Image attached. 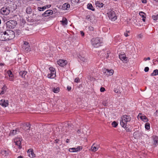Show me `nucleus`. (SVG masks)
Here are the masks:
<instances>
[{"label": "nucleus", "mask_w": 158, "mask_h": 158, "mask_svg": "<svg viewBox=\"0 0 158 158\" xmlns=\"http://www.w3.org/2000/svg\"><path fill=\"white\" fill-rule=\"evenodd\" d=\"M131 120V118L129 116L124 115L121 117L120 124L123 127L125 128L127 131H130V129L126 127L127 122H129Z\"/></svg>", "instance_id": "1"}, {"label": "nucleus", "mask_w": 158, "mask_h": 158, "mask_svg": "<svg viewBox=\"0 0 158 158\" xmlns=\"http://www.w3.org/2000/svg\"><path fill=\"white\" fill-rule=\"evenodd\" d=\"M102 42V39L99 37L93 38L91 40V44L94 48H98L100 46Z\"/></svg>", "instance_id": "2"}, {"label": "nucleus", "mask_w": 158, "mask_h": 158, "mask_svg": "<svg viewBox=\"0 0 158 158\" xmlns=\"http://www.w3.org/2000/svg\"><path fill=\"white\" fill-rule=\"evenodd\" d=\"M17 23L15 20H10L6 23V26L7 28L12 29L15 27Z\"/></svg>", "instance_id": "3"}, {"label": "nucleus", "mask_w": 158, "mask_h": 158, "mask_svg": "<svg viewBox=\"0 0 158 158\" xmlns=\"http://www.w3.org/2000/svg\"><path fill=\"white\" fill-rule=\"evenodd\" d=\"M108 16L112 21H114L117 19L115 13L113 11L111 10L107 13Z\"/></svg>", "instance_id": "4"}, {"label": "nucleus", "mask_w": 158, "mask_h": 158, "mask_svg": "<svg viewBox=\"0 0 158 158\" xmlns=\"http://www.w3.org/2000/svg\"><path fill=\"white\" fill-rule=\"evenodd\" d=\"M50 73L48 75V78H53L56 77V72L55 69L52 67H50L49 68Z\"/></svg>", "instance_id": "5"}, {"label": "nucleus", "mask_w": 158, "mask_h": 158, "mask_svg": "<svg viewBox=\"0 0 158 158\" xmlns=\"http://www.w3.org/2000/svg\"><path fill=\"white\" fill-rule=\"evenodd\" d=\"M0 12L1 13L4 15H7L10 13L9 8L8 7H3L1 9Z\"/></svg>", "instance_id": "6"}, {"label": "nucleus", "mask_w": 158, "mask_h": 158, "mask_svg": "<svg viewBox=\"0 0 158 158\" xmlns=\"http://www.w3.org/2000/svg\"><path fill=\"white\" fill-rule=\"evenodd\" d=\"M8 40H11L15 37L14 32L12 30L8 31Z\"/></svg>", "instance_id": "7"}, {"label": "nucleus", "mask_w": 158, "mask_h": 158, "mask_svg": "<svg viewBox=\"0 0 158 158\" xmlns=\"http://www.w3.org/2000/svg\"><path fill=\"white\" fill-rule=\"evenodd\" d=\"M57 63L60 66L63 67L67 64V61L63 60H59L57 61Z\"/></svg>", "instance_id": "8"}, {"label": "nucleus", "mask_w": 158, "mask_h": 158, "mask_svg": "<svg viewBox=\"0 0 158 158\" xmlns=\"http://www.w3.org/2000/svg\"><path fill=\"white\" fill-rule=\"evenodd\" d=\"M8 102L7 100L2 99L0 101V105L3 107H6L8 105Z\"/></svg>", "instance_id": "9"}, {"label": "nucleus", "mask_w": 158, "mask_h": 158, "mask_svg": "<svg viewBox=\"0 0 158 158\" xmlns=\"http://www.w3.org/2000/svg\"><path fill=\"white\" fill-rule=\"evenodd\" d=\"M53 13V11L51 10H46L44 13L42 14V16L47 17L50 15H52Z\"/></svg>", "instance_id": "10"}, {"label": "nucleus", "mask_w": 158, "mask_h": 158, "mask_svg": "<svg viewBox=\"0 0 158 158\" xmlns=\"http://www.w3.org/2000/svg\"><path fill=\"white\" fill-rule=\"evenodd\" d=\"M104 73L108 76H111L114 73V70L112 69L109 70L108 69H105Z\"/></svg>", "instance_id": "11"}, {"label": "nucleus", "mask_w": 158, "mask_h": 158, "mask_svg": "<svg viewBox=\"0 0 158 158\" xmlns=\"http://www.w3.org/2000/svg\"><path fill=\"white\" fill-rule=\"evenodd\" d=\"M119 56L120 60L123 62H125L127 61V58L126 57L124 53L119 54Z\"/></svg>", "instance_id": "12"}, {"label": "nucleus", "mask_w": 158, "mask_h": 158, "mask_svg": "<svg viewBox=\"0 0 158 158\" xmlns=\"http://www.w3.org/2000/svg\"><path fill=\"white\" fill-rule=\"evenodd\" d=\"M27 153L29 156L30 157H33L35 156V154L33 152L32 149H30L27 151Z\"/></svg>", "instance_id": "13"}, {"label": "nucleus", "mask_w": 158, "mask_h": 158, "mask_svg": "<svg viewBox=\"0 0 158 158\" xmlns=\"http://www.w3.org/2000/svg\"><path fill=\"white\" fill-rule=\"evenodd\" d=\"M6 33V31L1 32H0V40L1 41L6 40L5 37V34Z\"/></svg>", "instance_id": "14"}, {"label": "nucleus", "mask_w": 158, "mask_h": 158, "mask_svg": "<svg viewBox=\"0 0 158 158\" xmlns=\"http://www.w3.org/2000/svg\"><path fill=\"white\" fill-rule=\"evenodd\" d=\"M21 140L20 139H17L15 140L14 142L15 144L19 147V148L20 149L21 148Z\"/></svg>", "instance_id": "15"}, {"label": "nucleus", "mask_w": 158, "mask_h": 158, "mask_svg": "<svg viewBox=\"0 0 158 158\" xmlns=\"http://www.w3.org/2000/svg\"><path fill=\"white\" fill-rule=\"evenodd\" d=\"M141 114H139L138 116L144 122H147L148 121V119L147 118V117L144 115H142Z\"/></svg>", "instance_id": "16"}, {"label": "nucleus", "mask_w": 158, "mask_h": 158, "mask_svg": "<svg viewBox=\"0 0 158 158\" xmlns=\"http://www.w3.org/2000/svg\"><path fill=\"white\" fill-rule=\"evenodd\" d=\"M70 7V5L67 3L63 4L62 6V8L64 10H65L69 9Z\"/></svg>", "instance_id": "17"}, {"label": "nucleus", "mask_w": 158, "mask_h": 158, "mask_svg": "<svg viewBox=\"0 0 158 158\" xmlns=\"http://www.w3.org/2000/svg\"><path fill=\"white\" fill-rule=\"evenodd\" d=\"M7 73L9 76L10 80V81H13V75L12 74V72L9 70L7 72Z\"/></svg>", "instance_id": "18"}, {"label": "nucleus", "mask_w": 158, "mask_h": 158, "mask_svg": "<svg viewBox=\"0 0 158 158\" xmlns=\"http://www.w3.org/2000/svg\"><path fill=\"white\" fill-rule=\"evenodd\" d=\"M60 22L62 24L63 26H65L67 25L68 23L67 20L65 18H63L62 20Z\"/></svg>", "instance_id": "19"}, {"label": "nucleus", "mask_w": 158, "mask_h": 158, "mask_svg": "<svg viewBox=\"0 0 158 158\" xmlns=\"http://www.w3.org/2000/svg\"><path fill=\"white\" fill-rule=\"evenodd\" d=\"M1 153L4 157H6L8 156L9 154L8 151L5 150H2L1 152Z\"/></svg>", "instance_id": "20"}, {"label": "nucleus", "mask_w": 158, "mask_h": 158, "mask_svg": "<svg viewBox=\"0 0 158 158\" xmlns=\"http://www.w3.org/2000/svg\"><path fill=\"white\" fill-rule=\"evenodd\" d=\"M27 73V72L24 71H21L19 72V74L22 77L25 78Z\"/></svg>", "instance_id": "21"}, {"label": "nucleus", "mask_w": 158, "mask_h": 158, "mask_svg": "<svg viewBox=\"0 0 158 158\" xmlns=\"http://www.w3.org/2000/svg\"><path fill=\"white\" fill-rule=\"evenodd\" d=\"M79 58L80 60L83 62L85 63H86L87 62V59L85 58L84 57L80 56H79Z\"/></svg>", "instance_id": "22"}, {"label": "nucleus", "mask_w": 158, "mask_h": 158, "mask_svg": "<svg viewBox=\"0 0 158 158\" xmlns=\"http://www.w3.org/2000/svg\"><path fill=\"white\" fill-rule=\"evenodd\" d=\"M95 5L97 6L100 7H102L103 5V4L102 3H101L99 1L96 2Z\"/></svg>", "instance_id": "23"}, {"label": "nucleus", "mask_w": 158, "mask_h": 158, "mask_svg": "<svg viewBox=\"0 0 158 158\" xmlns=\"http://www.w3.org/2000/svg\"><path fill=\"white\" fill-rule=\"evenodd\" d=\"M158 138L157 137L155 136L154 137V143L153 144L155 145L156 146L158 144Z\"/></svg>", "instance_id": "24"}, {"label": "nucleus", "mask_w": 158, "mask_h": 158, "mask_svg": "<svg viewBox=\"0 0 158 158\" xmlns=\"http://www.w3.org/2000/svg\"><path fill=\"white\" fill-rule=\"evenodd\" d=\"M94 144L95 143H94L91 148V150L93 152H96L98 149V147L93 146Z\"/></svg>", "instance_id": "25"}, {"label": "nucleus", "mask_w": 158, "mask_h": 158, "mask_svg": "<svg viewBox=\"0 0 158 158\" xmlns=\"http://www.w3.org/2000/svg\"><path fill=\"white\" fill-rule=\"evenodd\" d=\"M158 74V70L156 69L154 70L153 72L151 74L152 76H156Z\"/></svg>", "instance_id": "26"}, {"label": "nucleus", "mask_w": 158, "mask_h": 158, "mask_svg": "<svg viewBox=\"0 0 158 158\" xmlns=\"http://www.w3.org/2000/svg\"><path fill=\"white\" fill-rule=\"evenodd\" d=\"M19 131V129H16L15 130H13L10 132V135H14L17 134V132Z\"/></svg>", "instance_id": "27"}, {"label": "nucleus", "mask_w": 158, "mask_h": 158, "mask_svg": "<svg viewBox=\"0 0 158 158\" xmlns=\"http://www.w3.org/2000/svg\"><path fill=\"white\" fill-rule=\"evenodd\" d=\"M87 8L90 10H92V11H94V9L93 8V7L92 5L91 4H88L87 5Z\"/></svg>", "instance_id": "28"}, {"label": "nucleus", "mask_w": 158, "mask_h": 158, "mask_svg": "<svg viewBox=\"0 0 158 158\" xmlns=\"http://www.w3.org/2000/svg\"><path fill=\"white\" fill-rule=\"evenodd\" d=\"M72 4L73 5L77 4L80 0H71Z\"/></svg>", "instance_id": "29"}, {"label": "nucleus", "mask_w": 158, "mask_h": 158, "mask_svg": "<svg viewBox=\"0 0 158 158\" xmlns=\"http://www.w3.org/2000/svg\"><path fill=\"white\" fill-rule=\"evenodd\" d=\"M26 12L28 14H30L31 12V7H27L26 9Z\"/></svg>", "instance_id": "30"}, {"label": "nucleus", "mask_w": 158, "mask_h": 158, "mask_svg": "<svg viewBox=\"0 0 158 158\" xmlns=\"http://www.w3.org/2000/svg\"><path fill=\"white\" fill-rule=\"evenodd\" d=\"M139 15L141 16L142 18H145L146 17L144 15H145V14L142 11H141L139 12Z\"/></svg>", "instance_id": "31"}, {"label": "nucleus", "mask_w": 158, "mask_h": 158, "mask_svg": "<svg viewBox=\"0 0 158 158\" xmlns=\"http://www.w3.org/2000/svg\"><path fill=\"white\" fill-rule=\"evenodd\" d=\"M145 128L147 130H149L150 128V124L148 123H146L145 124Z\"/></svg>", "instance_id": "32"}, {"label": "nucleus", "mask_w": 158, "mask_h": 158, "mask_svg": "<svg viewBox=\"0 0 158 158\" xmlns=\"http://www.w3.org/2000/svg\"><path fill=\"white\" fill-rule=\"evenodd\" d=\"M46 8V6H44L42 7H38V9L40 11H43Z\"/></svg>", "instance_id": "33"}, {"label": "nucleus", "mask_w": 158, "mask_h": 158, "mask_svg": "<svg viewBox=\"0 0 158 158\" xmlns=\"http://www.w3.org/2000/svg\"><path fill=\"white\" fill-rule=\"evenodd\" d=\"M59 88H54L53 90V92L55 93H57L59 91Z\"/></svg>", "instance_id": "34"}, {"label": "nucleus", "mask_w": 158, "mask_h": 158, "mask_svg": "<svg viewBox=\"0 0 158 158\" xmlns=\"http://www.w3.org/2000/svg\"><path fill=\"white\" fill-rule=\"evenodd\" d=\"M109 101V99L108 98H107V99L105 100L104 101H103V104L104 106H106V104Z\"/></svg>", "instance_id": "35"}, {"label": "nucleus", "mask_w": 158, "mask_h": 158, "mask_svg": "<svg viewBox=\"0 0 158 158\" xmlns=\"http://www.w3.org/2000/svg\"><path fill=\"white\" fill-rule=\"evenodd\" d=\"M82 149V148L81 146H78L77 148H75L76 152H77L78 151H80V150H81Z\"/></svg>", "instance_id": "36"}, {"label": "nucleus", "mask_w": 158, "mask_h": 158, "mask_svg": "<svg viewBox=\"0 0 158 158\" xmlns=\"http://www.w3.org/2000/svg\"><path fill=\"white\" fill-rule=\"evenodd\" d=\"M82 149V148L81 146H78L77 148H75L76 152H77L78 151H80V150H81Z\"/></svg>", "instance_id": "37"}, {"label": "nucleus", "mask_w": 158, "mask_h": 158, "mask_svg": "<svg viewBox=\"0 0 158 158\" xmlns=\"http://www.w3.org/2000/svg\"><path fill=\"white\" fill-rule=\"evenodd\" d=\"M23 48L26 51H30V46L29 45L25 47H23Z\"/></svg>", "instance_id": "38"}, {"label": "nucleus", "mask_w": 158, "mask_h": 158, "mask_svg": "<svg viewBox=\"0 0 158 158\" xmlns=\"http://www.w3.org/2000/svg\"><path fill=\"white\" fill-rule=\"evenodd\" d=\"M5 40H8V31H6V33L5 34Z\"/></svg>", "instance_id": "39"}, {"label": "nucleus", "mask_w": 158, "mask_h": 158, "mask_svg": "<svg viewBox=\"0 0 158 158\" xmlns=\"http://www.w3.org/2000/svg\"><path fill=\"white\" fill-rule=\"evenodd\" d=\"M69 151L70 152H76L75 148H70L69 149Z\"/></svg>", "instance_id": "40"}, {"label": "nucleus", "mask_w": 158, "mask_h": 158, "mask_svg": "<svg viewBox=\"0 0 158 158\" xmlns=\"http://www.w3.org/2000/svg\"><path fill=\"white\" fill-rule=\"evenodd\" d=\"M112 126L114 127H116L118 125L117 123L115 121L112 122Z\"/></svg>", "instance_id": "41"}, {"label": "nucleus", "mask_w": 158, "mask_h": 158, "mask_svg": "<svg viewBox=\"0 0 158 158\" xmlns=\"http://www.w3.org/2000/svg\"><path fill=\"white\" fill-rule=\"evenodd\" d=\"M152 19H154V20H156L158 19V15L156 16H153L152 17Z\"/></svg>", "instance_id": "42"}, {"label": "nucleus", "mask_w": 158, "mask_h": 158, "mask_svg": "<svg viewBox=\"0 0 158 158\" xmlns=\"http://www.w3.org/2000/svg\"><path fill=\"white\" fill-rule=\"evenodd\" d=\"M28 43L27 42H25L23 45V47H25L26 46H28Z\"/></svg>", "instance_id": "43"}, {"label": "nucleus", "mask_w": 158, "mask_h": 158, "mask_svg": "<svg viewBox=\"0 0 158 158\" xmlns=\"http://www.w3.org/2000/svg\"><path fill=\"white\" fill-rule=\"evenodd\" d=\"M88 29L89 31H93L94 30V28L91 26H89L88 27Z\"/></svg>", "instance_id": "44"}, {"label": "nucleus", "mask_w": 158, "mask_h": 158, "mask_svg": "<svg viewBox=\"0 0 158 158\" xmlns=\"http://www.w3.org/2000/svg\"><path fill=\"white\" fill-rule=\"evenodd\" d=\"M26 125L27 127H28V129L29 130L31 127V125L29 123H27L26 124Z\"/></svg>", "instance_id": "45"}, {"label": "nucleus", "mask_w": 158, "mask_h": 158, "mask_svg": "<svg viewBox=\"0 0 158 158\" xmlns=\"http://www.w3.org/2000/svg\"><path fill=\"white\" fill-rule=\"evenodd\" d=\"M74 81L78 83L80 81V79L78 78H76L75 79Z\"/></svg>", "instance_id": "46"}, {"label": "nucleus", "mask_w": 158, "mask_h": 158, "mask_svg": "<svg viewBox=\"0 0 158 158\" xmlns=\"http://www.w3.org/2000/svg\"><path fill=\"white\" fill-rule=\"evenodd\" d=\"M6 86L5 85H4L2 88V90H4L5 91H6Z\"/></svg>", "instance_id": "47"}, {"label": "nucleus", "mask_w": 158, "mask_h": 158, "mask_svg": "<svg viewBox=\"0 0 158 158\" xmlns=\"http://www.w3.org/2000/svg\"><path fill=\"white\" fill-rule=\"evenodd\" d=\"M149 69V68L148 67H146L144 69V71L145 72H147L148 71Z\"/></svg>", "instance_id": "48"}, {"label": "nucleus", "mask_w": 158, "mask_h": 158, "mask_svg": "<svg viewBox=\"0 0 158 158\" xmlns=\"http://www.w3.org/2000/svg\"><path fill=\"white\" fill-rule=\"evenodd\" d=\"M143 35L141 34L138 35V38L139 39H141L142 38Z\"/></svg>", "instance_id": "49"}, {"label": "nucleus", "mask_w": 158, "mask_h": 158, "mask_svg": "<svg viewBox=\"0 0 158 158\" xmlns=\"http://www.w3.org/2000/svg\"><path fill=\"white\" fill-rule=\"evenodd\" d=\"M105 90V89L104 87H101L100 88V91L101 92H103Z\"/></svg>", "instance_id": "50"}, {"label": "nucleus", "mask_w": 158, "mask_h": 158, "mask_svg": "<svg viewBox=\"0 0 158 158\" xmlns=\"http://www.w3.org/2000/svg\"><path fill=\"white\" fill-rule=\"evenodd\" d=\"M80 32L81 36H84L85 34L84 32L82 31H81Z\"/></svg>", "instance_id": "51"}, {"label": "nucleus", "mask_w": 158, "mask_h": 158, "mask_svg": "<svg viewBox=\"0 0 158 158\" xmlns=\"http://www.w3.org/2000/svg\"><path fill=\"white\" fill-rule=\"evenodd\" d=\"M137 132H135L134 133L133 135L134 136L137 137Z\"/></svg>", "instance_id": "52"}, {"label": "nucleus", "mask_w": 158, "mask_h": 158, "mask_svg": "<svg viewBox=\"0 0 158 158\" xmlns=\"http://www.w3.org/2000/svg\"><path fill=\"white\" fill-rule=\"evenodd\" d=\"M67 89L69 91L71 89V88L70 86H68L67 87Z\"/></svg>", "instance_id": "53"}, {"label": "nucleus", "mask_w": 158, "mask_h": 158, "mask_svg": "<svg viewBox=\"0 0 158 158\" xmlns=\"http://www.w3.org/2000/svg\"><path fill=\"white\" fill-rule=\"evenodd\" d=\"M5 91L4 90H2L1 92L0 93V94H3L5 93Z\"/></svg>", "instance_id": "54"}, {"label": "nucleus", "mask_w": 158, "mask_h": 158, "mask_svg": "<svg viewBox=\"0 0 158 158\" xmlns=\"http://www.w3.org/2000/svg\"><path fill=\"white\" fill-rule=\"evenodd\" d=\"M142 2L143 3H146L147 2L146 0H142Z\"/></svg>", "instance_id": "55"}, {"label": "nucleus", "mask_w": 158, "mask_h": 158, "mask_svg": "<svg viewBox=\"0 0 158 158\" xmlns=\"http://www.w3.org/2000/svg\"><path fill=\"white\" fill-rule=\"evenodd\" d=\"M46 6V8H49L51 6V5H49L46 6Z\"/></svg>", "instance_id": "56"}, {"label": "nucleus", "mask_w": 158, "mask_h": 158, "mask_svg": "<svg viewBox=\"0 0 158 158\" xmlns=\"http://www.w3.org/2000/svg\"><path fill=\"white\" fill-rule=\"evenodd\" d=\"M156 115L157 116H158V110L156 111Z\"/></svg>", "instance_id": "57"}, {"label": "nucleus", "mask_w": 158, "mask_h": 158, "mask_svg": "<svg viewBox=\"0 0 158 158\" xmlns=\"http://www.w3.org/2000/svg\"><path fill=\"white\" fill-rule=\"evenodd\" d=\"M124 35L126 37H127L128 35V34L127 33H125Z\"/></svg>", "instance_id": "58"}, {"label": "nucleus", "mask_w": 158, "mask_h": 158, "mask_svg": "<svg viewBox=\"0 0 158 158\" xmlns=\"http://www.w3.org/2000/svg\"><path fill=\"white\" fill-rule=\"evenodd\" d=\"M14 1L15 3L17 2H19L18 0H14Z\"/></svg>", "instance_id": "59"}, {"label": "nucleus", "mask_w": 158, "mask_h": 158, "mask_svg": "<svg viewBox=\"0 0 158 158\" xmlns=\"http://www.w3.org/2000/svg\"><path fill=\"white\" fill-rule=\"evenodd\" d=\"M114 92L116 93H118V90H114Z\"/></svg>", "instance_id": "60"}, {"label": "nucleus", "mask_w": 158, "mask_h": 158, "mask_svg": "<svg viewBox=\"0 0 158 158\" xmlns=\"http://www.w3.org/2000/svg\"><path fill=\"white\" fill-rule=\"evenodd\" d=\"M145 18H143V22H145Z\"/></svg>", "instance_id": "61"}, {"label": "nucleus", "mask_w": 158, "mask_h": 158, "mask_svg": "<svg viewBox=\"0 0 158 158\" xmlns=\"http://www.w3.org/2000/svg\"><path fill=\"white\" fill-rule=\"evenodd\" d=\"M67 143H68L69 142V140L68 139H67L66 141Z\"/></svg>", "instance_id": "62"}, {"label": "nucleus", "mask_w": 158, "mask_h": 158, "mask_svg": "<svg viewBox=\"0 0 158 158\" xmlns=\"http://www.w3.org/2000/svg\"><path fill=\"white\" fill-rule=\"evenodd\" d=\"M77 132L78 133H80L81 132V131H80V130H78L77 131Z\"/></svg>", "instance_id": "63"}, {"label": "nucleus", "mask_w": 158, "mask_h": 158, "mask_svg": "<svg viewBox=\"0 0 158 158\" xmlns=\"http://www.w3.org/2000/svg\"><path fill=\"white\" fill-rule=\"evenodd\" d=\"M18 158H23V157H22V156H19Z\"/></svg>", "instance_id": "64"}]
</instances>
